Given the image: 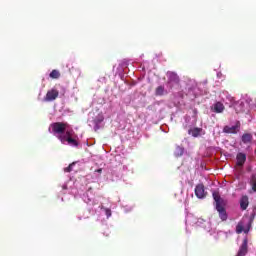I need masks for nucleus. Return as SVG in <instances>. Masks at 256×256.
I'll return each mask as SVG.
<instances>
[{"label": "nucleus", "instance_id": "f257e3e1", "mask_svg": "<svg viewBox=\"0 0 256 256\" xmlns=\"http://www.w3.org/2000/svg\"><path fill=\"white\" fill-rule=\"evenodd\" d=\"M212 197L216 203V210L219 213V218L221 219V221H227V210L225 209V206H223V199L221 198V195L219 194V192L214 191L212 193Z\"/></svg>", "mask_w": 256, "mask_h": 256}, {"label": "nucleus", "instance_id": "f03ea898", "mask_svg": "<svg viewBox=\"0 0 256 256\" xmlns=\"http://www.w3.org/2000/svg\"><path fill=\"white\" fill-rule=\"evenodd\" d=\"M74 133L73 130H67L65 135H59L57 139L63 144L68 143L70 147H79V141L73 137Z\"/></svg>", "mask_w": 256, "mask_h": 256}, {"label": "nucleus", "instance_id": "7ed1b4c3", "mask_svg": "<svg viewBox=\"0 0 256 256\" xmlns=\"http://www.w3.org/2000/svg\"><path fill=\"white\" fill-rule=\"evenodd\" d=\"M52 129V133L59 137V135H65L67 133V128L69 127V123L67 122H54L50 125Z\"/></svg>", "mask_w": 256, "mask_h": 256}, {"label": "nucleus", "instance_id": "20e7f679", "mask_svg": "<svg viewBox=\"0 0 256 256\" xmlns=\"http://www.w3.org/2000/svg\"><path fill=\"white\" fill-rule=\"evenodd\" d=\"M57 97H59V90L51 89L46 93V96L44 97V101L46 102L55 101Z\"/></svg>", "mask_w": 256, "mask_h": 256}, {"label": "nucleus", "instance_id": "39448f33", "mask_svg": "<svg viewBox=\"0 0 256 256\" xmlns=\"http://www.w3.org/2000/svg\"><path fill=\"white\" fill-rule=\"evenodd\" d=\"M195 195L198 199H205V197H207V193L205 192V186L203 184L196 185Z\"/></svg>", "mask_w": 256, "mask_h": 256}, {"label": "nucleus", "instance_id": "423d86ee", "mask_svg": "<svg viewBox=\"0 0 256 256\" xmlns=\"http://www.w3.org/2000/svg\"><path fill=\"white\" fill-rule=\"evenodd\" d=\"M248 243L249 241L247 240V238H245L239 248V251L237 253L236 256H245L247 255L248 252Z\"/></svg>", "mask_w": 256, "mask_h": 256}, {"label": "nucleus", "instance_id": "0eeeda50", "mask_svg": "<svg viewBox=\"0 0 256 256\" xmlns=\"http://www.w3.org/2000/svg\"><path fill=\"white\" fill-rule=\"evenodd\" d=\"M236 165L238 167H243V165H245V161H247V155H245V153H238L236 156Z\"/></svg>", "mask_w": 256, "mask_h": 256}, {"label": "nucleus", "instance_id": "6e6552de", "mask_svg": "<svg viewBox=\"0 0 256 256\" xmlns=\"http://www.w3.org/2000/svg\"><path fill=\"white\" fill-rule=\"evenodd\" d=\"M240 127H241L240 122H237L235 126H225L224 127V133L236 134L237 131H239Z\"/></svg>", "mask_w": 256, "mask_h": 256}, {"label": "nucleus", "instance_id": "1a4fd4ad", "mask_svg": "<svg viewBox=\"0 0 256 256\" xmlns=\"http://www.w3.org/2000/svg\"><path fill=\"white\" fill-rule=\"evenodd\" d=\"M240 207L242 211H245L249 207V197L248 196H242L240 200Z\"/></svg>", "mask_w": 256, "mask_h": 256}, {"label": "nucleus", "instance_id": "9d476101", "mask_svg": "<svg viewBox=\"0 0 256 256\" xmlns=\"http://www.w3.org/2000/svg\"><path fill=\"white\" fill-rule=\"evenodd\" d=\"M169 83H179V76L175 72L168 73Z\"/></svg>", "mask_w": 256, "mask_h": 256}, {"label": "nucleus", "instance_id": "9b49d317", "mask_svg": "<svg viewBox=\"0 0 256 256\" xmlns=\"http://www.w3.org/2000/svg\"><path fill=\"white\" fill-rule=\"evenodd\" d=\"M225 111V105L221 102L214 104V113H223Z\"/></svg>", "mask_w": 256, "mask_h": 256}, {"label": "nucleus", "instance_id": "f8f14e48", "mask_svg": "<svg viewBox=\"0 0 256 256\" xmlns=\"http://www.w3.org/2000/svg\"><path fill=\"white\" fill-rule=\"evenodd\" d=\"M253 141V135L251 133H245L242 135V143L247 145V143H251Z\"/></svg>", "mask_w": 256, "mask_h": 256}, {"label": "nucleus", "instance_id": "ddd939ff", "mask_svg": "<svg viewBox=\"0 0 256 256\" xmlns=\"http://www.w3.org/2000/svg\"><path fill=\"white\" fill-rule=\"evenodd\" d=\"M201 131H203V129H201V128H193V129H190L188 131V133L190 135H192V137H199V135H201Z\"/></svg>", "mask_w": 256, "mask_h": 256}, {"label": "nucleus", "instance_id": "4468645a", "mask_svg": "<svg viewBox=\"0 0 256 256\" xmlns=\"http://www.w3.org/2000/svg\"><path fill=\"white\" fill-rule=\"evenodd\" d=\"M155 95L156 97H162V95H165V86H158L155 89Z\"/></svg>", "mask_w": 256, "mask_h": 256}, {"label": "nucleus", "instance_id": "2eb2a0df", "mask_svg": "<svg viewBox=\"0 0 256 256\" xmlns=\"http://www.w3.org/2000/svg\"><path fill=\"white\" fill-rule=\"evenodd\" d=\"M255 216H256V213H255V212H253V213L250 215L249 222H248V230H244V233H248V232H249V229H251V225H253V221H255Z\"/></svg>", "mask_w": 256, "mask_h": 256}, {"label": "nucleus", "instance_id": "dca6fc26", "mask_svg": "<svg viewBox=\"0 0 256 256\" xmlns=\"http://www.w3.org/2000/svg\"><path fill=\"white\" fill-rule=\"evenodd\" d=\"M49 77L51 79H59V77H61V72H59V70H52Z\"/></svg>", "mask_w": 256, "mask_h": 256}, {"label": "nucleus", "instance_id": "f3484780", "mask_svg": "<svg viewBox=\"0 0 256 256\" xmlns=\"http://www.w3.org/2000/svg\"><path fill=\"white\" fill-rule=\"evenodd\" d=\"M234 109L236 113H242L243 110V102H238L234 105Z\"/></svg>", "mask_w": 256, "mask_h": 256}, {"label": "nucleus", "instance_id": "a211bd4d", "mask_svg": "<svg viewBox=\"0 0 256 256\" xmlns=\"http://www.w3.org/2000/svg\"><path fill=\"white\" fill-rule=\"evenodd\" d=\"M184 153V149L181 146H177L175 150L176 157H181Z\"/></svg>", "mask_w": 256, "mask_h": 256}, {"label": "nucleus", "instance_id": "6ab92c4d", "mask_svg": "<svg viewBox=\"0 0 256 256\" xmlns=\"http://www.w3.org/2000/svg\"><path fill=\"white\" fill-rule=\"evenodd\" d=\"M75 165V162L69 164L68 167L64 168V173H71L73 171V166Z\"/></svg>", "mask_w": 256, "mask_h": 256}, {"label": "nucleus", "instance_id": "aec40b11", "mask_svg": "<svg viewBox=\"0 0 256 256\" xmlns=\"http://www.w3.org/2000/svg\"><path fill=\"white\" fill-rule=\"evenodd\" d=\"M236 233H238V234L243 233V224L239 223V224L236 226Z\"/></svg>", "mask_w": 256, "mask_h": 256}, {"label": "nucleus", "instance_id": "412c9836", "mask_svg": "<svg viewBox=\"0 0 256 256\" xmlns=\"http://www.w3.org/2000/svg\"><path fill=\"white\" fill-rule=\"evenodd\" d=\"M101 209H104L105 214H106L107 217H111V209L105 208L103 206L101 207Z\"/></svg>", "mask_w": 256, "mask_h": 256}, {"label": "nucleus", "instance_id": "4be33fe9", "mask_svg": "<svg viewBox=\"0 0 256 256\" xmlns=\"http://www.w3.org/2000/svg\"><path fill=\"white\" fill-rule=\"evenodd\" d=\"M252 189H253V191L256 192V181H254V183L252 184Z\"/></svg>", "mask_w": 256, "mask_h": 256}, {"label": "nucleus", "instance_id": "5701e85b", "mask_svg": "<svg viewBox=\"0 0 256 256\" xmlns=\"http://www.w3.org/2000/svg\"><path fill=\"white\" fill-rule=\"evenodd\" d=\"M96 123H103V117L96 120Z\"/></svg>", "mask_w": 256, "mask_h": 256}, {"label": "nucleus", "instance_id": "b1692460", "mask_svg": "<svg viewBox=\"0 0 256 256\" xmlns=\"http://www.w3.org/2000/svg\"><path fill=\"white\" fill-rule=\"evenodd\" d=\"M96 173H103V169L102 168H99L97 170H95Z\"/></svg>", "mask_w": 256, "mask_h": 256}, {"label": "nucleus", "instance_id": "393cba45", "mask_svg": "<svg viewBox=\"0 0 256 256\" xmlns=\"http://www.w3.org/2000/svg\"><path fill=\"white\" fill-rule=\"evenodd\" d=\"M104 235H105V237H109V234H105V233H104Z\"/></svg>", "mask_w": 256, "mask_h": 256}]
</instances>
